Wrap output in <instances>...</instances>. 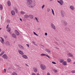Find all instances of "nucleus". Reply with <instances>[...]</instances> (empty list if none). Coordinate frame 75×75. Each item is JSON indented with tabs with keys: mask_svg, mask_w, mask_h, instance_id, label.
Here are the masks:
<instances>
[{
	"mask_svg": "<svg viewBox=\"0 0 75 75\" xmlns=\"http://www.w3.org/2000/svg\"><path fill=\"white\" fill-rule=\"evenodd\" d=\"M27 1L28 6L30 8H33L36 5L35 2L33 3V1L35 2V0H27Z\"/></svg>",
	"mask_w": 75,
	"mask_h": 75,
	"instance_id": "nucleus-1",
	"label": "nucleus"
},
{
	"mask_svg": "<svg viewBox=\"0 0 75 75\" xmlns=\"http://www.w3.org/2000/svg\"><path fill=\"white\" fill-rule=\"evenodd\" d=\"M40 68L42 70H45L46 69V66L44 64H41L40 65Z\"/></svg>",
	"mask_w": 75,
	"mask_h": 75,
	"instance_id": "nucleus-2",
	"label": "nucleus"
},
{
	"mask_svg": "<svg viewBox=\"0 0 75 75\" xmlns=\"http://www.w3.org/2000/svg\"><path fill=\"white\" fill-rule=\"evenodd\" d=\"M57 1L58 3H59V4L62 6L64 4V0H59V1L57 0Z\"/></svg>",
	"mask_w": 75,
	"mask_h": 75,
	"instance_id": "nucleus-3",
	"label": "nucleus"
},
{
	"mask_svg": "<svg viewBox=\"0 0 75 75\" xmlns=\"http://www.w3.org/2000/svg\"><path fill=\"white\" fill-rule=\"evenodd\" d=\"M8 24L6 27V29H7V31L8 32H10L11 31V28H10V27H8Z\"/></svg>",
	"mask_w": 75,
	"mask_h": 75,
	"instance_id": "nucleus-4",
	"label": "nucleus"
},
{
	"mask_svg": "<svg viewBox=\"0 0 75 75\" xmlns=\"http://www.w3.org/2000/svg\"><path fill=\"white\" fill-rule=\"evenodd\" d=\"M2 58H4V59H8V56H7V55L6 54H5L2 56Z\"/></svg>",
	"mask_w": 75,
	"mask_h": 75,
	"instance_id": "nucleus-5",
	"label": "nucleus"
},
{
	"mask_svg": "<svg viewBox=\"0 0 75 75\" xmlns=\"http://www.w3.org/2000/svg\"><path fill=\"white\" fill-rule=\"evenodd\" d=\"M62 23L63 25H67V21H62Z\"/></svg>",
	"mask_w": 75,
	"mask_h": 75,
	"instance_id": "nucleus-6",
	"label": "nucleus"
},
{
	"mask_svg": "<svg viewBox=\"0 0 75 75\" xmlns=\"http://www.w3.org/2000/svg\"><path fill=\"white\" fill-rule=\"evenodd\" d=\"M0 41L1 43L3 44H4V39L2 38V37H0Z\"/></svg>",
	"mask_w": 75,
	"mask_h": 75,
	"instance_id": "nucleus-7",
	"label": "nucleus"
},
{
	"mask_svg": "<svg viewBox=\"0 0 75 75\" xmlns=\"http://www.w3.org/2000/svg\"><path fill=\"white\" fill-rule=\"evenodd\" d=\"M51 26L52 28H53V29H54V30H55V25L54 24L52 23H51Z\"/></svg>",
	"mask_w": 75,
	"mask_h": 75,
	"instance_id": "nucleus-8",
	"label": "nucleus"
},
{
	"mask_svg": "<svg viewBox=\"0 0 75 75\" xmlns=\"http://www.w3.org/2000/svg\"><path fill=\"white\" fill-rule=\"evenodd\" d=\"M18 52L19 54H20L22 55H24V52H23V51H22L21 50H18Z\"/></svg>",
	"mask_w": 75,
	"mask_h": 75,
	"instance_id": "nucleus-9",
	"label": "nucleus"
},
{
	"mask_svg": "<svg viewBox=\"0 0 75 75\" xmlns=\"http://www.w3.org/2000/svg\"><path fill=\"white\" fill-rule=\"evenodd\" d=\"M61 13L62 17H64V16H65V12H64V11H61Z\"/></svg>",
	"mask_w": 75,
	"mask_h": 75,
	"instance_id": "nucleus-10",
	"label": "nucleus"
},
{
	"mask_svg": "<svg viewBox=\"0 0 75 75\" xmlns=\"http://www.w3.org/2000/svg\"><path fill=\"white\" fill-rule=\"evenodd\" d=\"M70 8L71 10H74L75 9L74 6L72 5H71L70 6Z\"/></svg>",
	"mask_w": 75,
	"mask_h": 75,
	"instance_id": "nucleus-11",
	"label": "nucleus"
},
{
	"mask_svg": "<svg viewBox=\"0 0 75 75\" xmlns=\"http://www.w3.org/2000/svg\"><path fill=\"white\" fill-rule=\"evenodd\" d=\"M18 47L21 49V50H24V47H23V46H22L21 45H19Z\"/></svg>",
	"mask_w": 75,
	"mask_h": 75,
	"instance_id": "nucleus-12",
	"label": "nucleus"
},
{
	"mask_svg": "<svg viewBox=\"0 0 75 75\" xmlns=\"http://www.w3.org/2000/svg\"><path fill=\"white\" fill-rule=\"evenodd\" d=\"M15 33L16 34V35H20V33H19V32H18V31H17V30H16L15 31Z\"/></svg>",
	"mask_w": 75,
	"mask_h": 75,
	"instance_id": "nucleus-13",
	"label": "nucleus"
},
{
	"mask_svg": "<svg viewBox=\"0 0 75 75\" xmlns=\"http://www.w3.org/2000/svg\"><path fill=\"white\" fill-rule=\"evenodd\" d=\"M67 56L69 57H73L74 55L71 53H69L67 54Z\"/></svg>",
	"mask_w": 75,
	"mask_h": 75,
	"instance_id": "nucleus-14",
	"label": "nucleus"
},
{
	"mask_svg": "<svg viewBox=\"0 0 75 75\" xmlns=\"http://www.w3.org/2000/svg\"><path fill=\"white\" fill-rule=\"evenodd\" d=\"M12 36L14 38H17V36H16V34H15L14 33H12Z\"/></svg>",
	"mask_w": 75,
	"mask_h": 75,
	"instance_id": "nucleus-15",
	"label": "nucleus"
},
{
	"mask_svg": "<svg viewBox=\"0 0 75 75\" xmlns=\"http://www.w3.org/2000/svg\"><path fill=\"white\" fill-rule=\"evenodd\" d=\"M5 44L6 45H7V46H9V45H10V42L8 41H7L6 42Z\"/></svg>",
	"mask_w": 75,
	"mask_h": 75,
	"instance_id": "nucleus-16",
	"label": "nucleus"
},
{
	"mask_svg": "<svg viewBox=\"0 0 75 75\" xmlns=\"http://www.w3.org/2000/svg\"><path fill=\"white\" fill-rule=\"evenodd\" d=\"M33 71L35 72H37V71H38V69H37V68L34 67L33 69Z\"/></svg>",
	"mask_w": 75,
	"mask_h": 75,
	"instance_id": "nucleus-17",
	"label": "nucleus"
},
{
	"mask_svg": "<svg viewBox=\"0 0 75 75\" xmlns=\"http://www.w3.org/2000/svg\"><path fill=\"white\" fill-rule=\"evenodd\" d=\"M11 14L12 16H14L15 15V11L14 10H12L11 11Z\"/></svg>",
	"mask_w": 75,
	"mask_h": 75,
	"instance_id": "nucleus-18",
	"label": "nucleus"
},
{
	"mask_svg": "<svg viewBox=\"0 0 75 75\" xmlns=\"http://www.w3.org/2000/svg\"><path fill=\"white\" fill-rule=\"evenodd\" d=\"M22 57L23 58H25V59H28V57L26 55H23L22 56Z\"/></svg>",
	"mask_w": 75,
	"mask_h": 75,
	"instance_id": "nucleus-19",
	"label": "nucleus"
},
{
	"mask_svg": "<svg viewBox=\"0 0 75 75\" xmlns=\"http://www.w3.org/2000/svg\"><path fill=\"white\" fill-rule=\"evenodd\" d=\"M62 64L63 65H67V62L66 61H64L62 62Z\"/></svg>",
	"mask_w": 75,
	"mask_h": 75,
	"instance_id": "nucleus-20",
	"label": "nucleus"
},
{
	"mask_svg": "<svg viewBox=\"0 0 75 75\" xmlns=\"http://www.w3.org/2000/svg\"><path fill=\"white\" fill-rule=\"evenodd\" d=\"M7 6H11V2L10 1H8L7 2Z\"/></svg>",
	"mask_w": 75,
	"mask_h": 75,
	"instance_id": "nucleus-21",
	"label": "nucleus"
},
{
	"mask_svg": "<svg viewBox=\"0 0 75 75\" xmlns=\"http://www.w3.org/2000/svg\"><path fill=\"white\" fill-rule=\"evenodd\" d=\"M29 17L30 18V19H33L34 17V16L33 15H30L29 16Z\"/></svg>",
	"mask_w": 75,
	"mask_h": 75,
	"instance_id": "nucleus-22",
	"label": "nucleus"
},
{
	"mask_svg": "<svg viewBox=\"0 0 75 75\" xmlns=\"http://www.w3.org/2000/svg\"><path fill=\"white\" fill-rule=\"evenodd\" d=\"M45 51H47V52H49V53H50V52H51V51L50 50H49L48 49H47L45 50Z\"/></svg>",
	"mask_w": 75,
	"mask_h": 75,
	"instance_id": "nucleus-23",
	"label": "nucleus"
},
{
	"mask_svg": "<svg viewBox=\"0 0 75 75\" xmlns=\"http://www.w3.org/2000/svg\"><path fill=\"white\" fill-rule=\"evenodd\" d=\"M13 9L16 13H18V10H17V8L15 7L13 8Z\"/></svg>",
	"mask_w": 75,
	"mask_h": 75,
	"instance_id": "nucleus-24",
	"label": "nucleus"
},
{
	"mask_svg": "<svg viewBox=\"0 0 75 75\" xmlns=\"http://www.w3.org/2000/svg\"><path fill=\"white\" fill-rule=\"evenodd\" d=\"M71 61H72V60L70 58L68 59H67V62H71Z\"/></svg>",
	"mask_w": 75,
	"mask_h": 75,
	"instance_id": "nucleus-25",
	"label": "nucleus"
},
{
	"mask_svg": "<svg viewBox=\"0 0 75 75\" xmlns=\"http://www.w3.org/2000/svg\"><path fill=\"white\" fill-rule=\"evenodd\" d=\"M24 18H28L29 17V16L27 14H25L24 15Z\"/></svg>",
	"mask_w": 75,
	"mask_h": 75,
	"instance_id": "nucleus-26",
	"label": "nucleus"
},
{
	"mask_svg": "<svg viewBox=\"0 0 75 75\" xmlns=\"http://www.w3.org/2000/svg\"><path fill=\"white\" fill-rule=\"evenodd\" d=\"M59 62H60L61 63H62V62H63L64 61V59H59Z\"/></svg>",
	"mask_w": 75,
	"mask_h": 75,
	"instance_id": "nucleus-27",
	"label": "nucleus"
},
{
	"mask_svg": "<svg viewBox=\"0 0 75 75\" xmlns=\"http://www.w3.org/2000/svg\"><path fill=\"white\" fill-rule=\"evenodd\" d=\"M5 52V51H2L1 53V54H0V56H1L2 55H3L4 53Z\"/></svg>",
	"mask_w": 75,
	"mask_h": 75,
	"instance_id": "nucleus-28",
	"label": "nucleus"
},
{
	"mask_svg": "<svg viewBox=\"0 0 75 75\" xmlns=\"http://www.w3.org/2000/svg\"><path fill=\"white\" fill-rule=\"evenodd\" d=\"M3 6L1 4H0V10H3Z\"/></svg>",
	"mask_w": 75,
	"mask_h": 75,
	"instance_id": "nucleus-29",
	"label": "nucleus"
},
{
	"mask_svg": "<svg viewBox=\"0 0 75 75\" xmlns=\"http://www.w3.org/2000/svg\"><path fill=\"white\" fill-rule=\"evenodd\" d=\"M32 42L33 44L34 45H35V46H37V45H38L37 44L35 43V42L33 41Z\"/></svg>",
	"mask_w": 75,
	"mask_h": 75,
	"instance_id": "nucleus-30",
	"label": "nucleus"
},
{
	"mask_svg": "<svg viewBox=\"0 0 75 75\" xmlns=\"http://www.w3.org/2000/svg\"><path fill=\"white\" fill-rule=\"evenodd\" d=\"M35 18L36 21V22L37 23H39V21H38V18L37 17H35Z\"/></svg>",
	"mask_w": 75,
	"mask_h": 75,
	"instance_id": "nucleus-31",
	"label": "nucleus"
},
{
	"mask_svg": "<svg viewBox=\"0 0 75 75\" xmlns=\"http://www.w3.org/2000/svg\"><path fill=\"white\" fill-rule=\"evenodd\" d=\"M21 13V14H25V12L23 11H21L20 12Z\"/></svg>",
	"mask_w": 75,
	"mask_h": 75,
	"instance_id": "nucleus-32",
	"label": "nucleus"
},
{
	"mask_svg": "<svg viewBox=\"0 0 75 75\" xmlns=\"http://www.w3.org/2000/svg\"><path fill=\"white\" fill-rule=\"evenodd\" d=\"M52 11L53 15L54 16V15H55V14H54V10H53L52 9Z\"/></svg>",
	"mask_w": 75,
	"mask_h": 75,
	"instance_id": "nucleus-33",
	"label": "nucleus"
},
{
	"mask_svg": "<svg viewBox=\"0 0 75 75\" xmlns=\"http://www.w3.org/2000/svg\"><path fill=\"white\" fill-rule=\"evenodd\" d=\"M53 71H54L55 73H56V72H58V71H57V70L56 69H53Z\"/></svg>",
	"mask_w": 75,
	"mask_h": 75,
	"instance_id": "nucleus-34",
	"label": "nucleus"
},
{
	"mask_svg": "<svg viewBox=\"0 0 75 75\" xmlns=\"http://www.w3.org/2000/svg\"><path fill=\"white\" fill-rule=\"evenodd\" d=\"M44 7H45V5L44 4L42 6V9H44Z\"/></svg>",
	"mask_w": 75,
	"mask_h": 75,
	"instance_id": "nucleus-35",
	"label": "nucleus"
},
{
	"mask_svg": "<svg viewBox=\"0 0 75 75\" xmlns=\"http://www.w3.org/2000/svg\"><path fill=\"white\" fill-rule=\"evenodd\" d=\"M33 34H34L35 35H37V36H38V35L34 32H33Z\"/></svg>",
	"mask_w": 75,
	"mask_h": 75,
	"instance_id": "nucleus-36",
	"label": "nucleus"
},
{
	"mask_svg": "<svg viewBox=\"0 0 75 75\" xmlns=\"http://www.w3.org/2000/svg\"><path fill=\"white\" fill-rule=\"evenodd\" d=\"M4 37L5 38H7V35H4Z\"/></svg>",
	"mask_w": 75,
	"mask_h": 75,
	"instance_id": "nucleus-37",
	"label": "nucleus"
},
{
	"mask_svg": "<svg viewBox=\"0 0 75 75\" xmlns=\"http://www.w3.org/2000/svg\"><path fill=\"white\" fill-rule=\"evenodd\" d=\"M40 55H41V56H44V55H46V54H44L42 53V54H41Z\"/></svg>",
	"mask_w": 75,
	"mask_h": 75,
	"instance_id": "nucleus-38",
	"label": "nucleus"
},
{
	"mask_svg": "<svg viewBox=\"0 0 75 75\" xmlns=\"http://www.w3.org/2000/svg\"><path fill=\"white\" fill-rule=\"evenodd\" d=\"M47 12H49L50 11V9L49 8H48L47 9Z\"/></svg>",
	"mask_w": 75,
	"mask_h": 75,
	"instance_id": "nucleus-39",
	"label": "nucleus"
},
{
	"mask_svg": "<svg viewBox=\"0 0 75 75\" xmlns=\"http://www.w3.org/2000/svg\"><path fill=\"white\" fill-rule=\"evenodd\" d=\"M46 57H48V58H50V57L49 56L48 54L46 55Z\"/></svg>",
	"mask_w": 75,
	"mask_h": 75,
	"instance_id": "nucleus-40",
	"label": "nucleus"
},
{
	"mask_svg": "<svg viewBox=\"0 0 75 75\" xmlns=\"http://www.w3.org/2000/svg\"><path fill=\"white\" fill-rule=\"evenodd\" d=\"M71 72L72 73H75V70H74L72 71H71Z\"/></svg>",
	"mask_w": 75,
	"mask_h": 75,
	"instance_id": "nucleus-41",
	"label": "nucleus"
},
{
	"mask_svg": "<svg viewBox=\"0 0 75 75\" xmlns=\"http://www.w3.org/2000/svg\"><path fill=\"white\" fill-rule=\"evenodd\" d=\"M7 23H10V20H7Z\"/></svg>",
	"mask_w": 75,
	"mask_h": 75,
	"instance_id": "nucleus-42",
	"label": "nucleus"
},
{
	"mask_svg": "<svg viewBox=\"0 0 75 75\" xmlns=\"http://www.w3.org/2000/svg\"><path fill=\"white\" fill-rule=\"evenodd\" d=\"M52 64H57V63L54 62H52Z\"/></svg>",
	"mask_w": 75,
	"mask_h": 75,
	"instance_id": "nucleus-43",
	"label": "nucleus"
},
{
	"mask_svg": "<svg viewBox=\"0 0 75 75\" xmlns=\"http://www.w3.org/2000/svg\"><path fill=\"white\" fill-rule=\"evenodd\" d=\"M4 71L5 73H6V69H4Z\"/></svg>",
	"mask_w": 75,
	"mask_h": 75,
	"instance_id": "nucleus-44",
	"label": "nucleus"
},
{
	"mask_svg": "<svg viewBox=\"0 0 75 75\" xmlns=\"http://www.w3.org/2000/svg\"><path fill=\"white\" fill-rule=\"evenodd\" d=\"M26 45H27V47H28V48H30V47L29 45H28V44H26Z\"/></svg>",
	"mask_w": 75,
	"mask_h": 75,
	"instance_id": "nucleus-45",
	"label": "nucleus"
},
{
	"mask_svg": "<svg viewBox=\"0 0 75 75\" xmlns=\"http://www.w3.org/2000/svg\"><path fill=\"white\" fill-rule=\"evenodd\" d=\"M47 75H51L50 73L49 72H48L47 73Z\"/></svg>",
	"mask_w": 75,
	"mask_h": 75,
	"instance_id": "nucleus-46",
	"label": "nucleus"
},
{
	"mask_svg": "<svg viewBox=\"0 0 75 75\" xmlns=\"http://www.w3.org/2000/svg\"><path fill=\"white\" fill-rule=\"evenodd\" d=\"M20 20L21 21H23V20L21 18H20Z\"/></svg>",
	"mask_w": 75,
	"mask_h": 75,
	"instance_id": "nucleus-47",
	"label": "nucleus"
},
{
	"mask_svg": "<svg viewBox=\"0 0 75 75\" xmlns=\"http://www.w3.org/2000/svg\"><path fill=\"white\" fill-rule=\"evenodd\" d=\"M55 44H56L57 45H58V43L57 42H55Z\"/></svg>",
	"mask_w": 75,
	"mask_h": 75,
	"instance_id": "nucleus-48",
	"label": "nucleus"
},
{
	"mask_svg": "<svg viewBox=\"0 0 75 75\" xmlns=\"http://www.w3.org/2000/svg\"><path fill=\"white\" fill-rule=\"evenodd\" d=\"M15 74V73H14V72L13 73L11 74V75H14Z\"/></svg>",
	"mask_w": 75,
	"mask_h": 75,
	"instance_id": "nucleus-49",
	"label": "nucleus"
},
{
	"mask_svg": "<svg viewBox=\"0 0 75 75\" xmlns=\"http://www.w3.org/2000/svg\"><path fill=\"white\" fill-rule=\"evenodd\" d=\"M32 75H35V73H32Z\"/></svg>",
	"mask_w": 75,
	"mask_h": 75,
	"instance_id": "nucleus-50",
	"label": "nucleus"
},
{
	"mask_svg": "<svg viewBox=\"0 0 75 75\" xmlns=\"http://www.w3.org/2000/svg\"><path fill=\"white\" fill-rule=\"evenodd\" d=\"M45 35H47V33H45Z\"/></svg>",
	"mask_w": 75,
	"mask_h": 75,
	"instance_id": "nucleus-51",
	"label": "nucleus"
},
{
	"mask_svg": "<svg viewBox=\"0 0 75 75\" xmlns=\"http://www.w3.org/2000/svg\"><path fill=\"white\" fill-rule=\"evenodd\" d=\"M73 65H75V62H74L73 63Z\"/></svg>",
	"mask_w": 75,
	"mask_h": 75,
	"instance_id": "nucleus-52",
	"label": "nucleus"
},
{
	"mask_svg": "<svg viewBox=\"0 0 75 75\" xmlns=\"http://www.w3.org/2000/svg\"><path fill=\"white\" fill-rule=\"evenodd\" d=\"M25 65H26V66L27 67H28V64H25Z\"/></svg>",
	"mask_w": 75,
	"mask_h": 75,
	"instance_id": "nucleus-53",
	"label": "nucleus"
},
{
	"mask_svg": "<svg viewBox=\"0 0 75 75\" xmlns=\"http://www.w3.org/2000/svg\"><path fill=\"white\" fill-rule=\"evenodd\" d=\"M18 69H19V70H21V68H20V67H18Z\"/></svg>",
	"mask_w": 75,
	"mask_h": 75,
	"instance_id": "nucleus-54",
	"label": "nucleus"
},
{
	"mask_svg": "<svg viewBox=\"0 0 75 75\" xmlns=\"http://www.w3.org/2000/svg\"><path fill=\"white\" fill-rule=\"evenodd\" d=\"M11 69V68L10 67L9 68H8V69L9 70Z\"/></svg>",
	"mask_w": 75,
	"mask_h": 75,
	"instance_id": "nucleus-55",
	"label": "nucleus"
},
{
	"mask_svg": "<svg viewBox=\"0 0 75 75\" xmlns=\"http://www.w3.org/2000/svg\"><path fill=\"white\" fill-rule=\"evenodd\" d=\"M36 75H40V74H39V73H37V74H36Z\"/></svg>",
	"mask_w": 75,
	"mask_h": 75,
	"instance_id": "nucleus-56",
	"label": "nucleus"
},
{
	"mask_svg": "<svg viewBox=\"0 0 75 75\" xmlns=\"http://www.w3.org/2000/svg\"><path fill=\"white\" fill-rule=\"evenodd\" d=\"M14 75H17V74H16V73H15V74H14Z\"/></svg>",
	"mask_w": 75,
	"mask_h": 75,
	"instance_id": "nucleus-57",
	"label": "nucleus"
},
{
	"mask_svg": "<svg viewBox=\"0 0 75 75\" xmlns=\"http://www.w3.org/2000/svg\"><path fill=\"white\" fill-rule=\"evenodd\" d=\"M1 19H2L3 18V16H1Z\"/></svg>",
	"mask_w": 75,
	"mask_h": 75,
	"instance_id": "nucleus-58",
	"label": "nucleus"
},
{
	"mask_svg": "<svg viewBox=\"0 0 75 75\" xmlns=\"http://www.w3.org/2000/svg\"><path fill=\"white\" fill-rule=\"evenodd\" d=\"M1 49H0V52H1Z\"/></svg>",
	"mask_w": 75,
	"mask_h": 75,
	"instance_id": "nucleus-59",
	"label": "nucleus"
},
{
	"mask_svg": "<svg viewBox=\"0 0 75 75\" xmlns=\"http://www.w3.org/2000/svg\"><path fill=\"white\" fill-rule=\"evenodd\" d=\"M50 1H53V0H49Z\"/></svg>",
	"mask_w": 75,
	"mask_h": 75,
	"instance_id": "nucleus-60",
	"label": "nucleus"
},
{
	"mask_svg": "<svg viewBox=\"0 0 75 75\" xmlns=\"http://www.w3.org/2000/svg\"><path fill=\"white\" fill-rule=\"evenodd\" d=\"M1 30V28H0V30Z\"/></svg>",
	"mask_w": 75,
	"mask_h": 75,
	"instance_id": "nucleus-61",
	"label": "nucleus"
},
{
	"mask_svg": "<svg viewBox=\"0 0 75 75\" xmlns=\"http://www.w3.org/2000/svg\"><path fill=\"white\" fill-rule=\"evenodd\" d=\"M57 49H58V48L57 47H55Z\"/></svg>",
	"mask_w": 75,
	"mask_h": 75,
	"instance_id": "nucleus-62",
	"label": "nucleus"
},
{
	"mask_svg": "<svg viewBox=\"0 0 75 75\" xmlns=\"http://www.w3.org/2000/svg\"><path fill=\"white\" fill-rule=\"evenodd\" d=\"M17 67H19V66L18 65H17Z\"/></svg>",
	"mask_w": 75,
	"mask_h": 75,
	"instance_id": "nucleus-63",
	"label": "nucleus"
},
{
	"mask_svg": "<svg viewBox=\"0 0 75 75\" xmlns=\"http://www.w3.org/2000/svg\"><path fill=\"white\" fill-rule=\"evenodd\" d=\"M40 29V28L38 29V30H39Z\"/></svg>",
	"mask_w": 75,
	"mask_h": 75,
	"instance_id": "nucleus-64",
	"label": "nucleus"
}]
</instances>
